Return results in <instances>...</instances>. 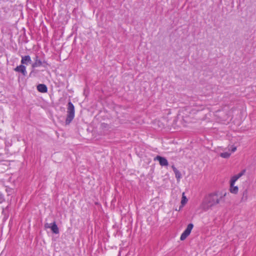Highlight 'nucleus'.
<instances>
[{
	"label": "nucleus",
	"mask_w": 256,
	"mask_h": 256,
	"mask_svg": "<svg viewBox=\"0 0 256 256\" xmlns=\"http://www.w3.org/2000/svg\"><path fill=\"white\" fill-rule=\"evenodd\" d=\"M246 170H242L238 174L233 176L230 179V185L234 184L244 174Z\"/></svg>",
	"instance_id": "8"
},
{
	"label": "nucleus",
	"mask_w": 256,
	"mask_h": 256,
	"mask_svg": "<svg viewBox=\"0 0 256 256\" xmlns=\"http://www.w3.org/2000/svg\"><path fill=\"white\" fill-rule=\"evenodd\" d=\"M4 212V209L3 208V210H2V213Z\"/></svg>",
	"instance_id": "21"
},
{
	"label": "nucleus",
	"mask_w": 256,
	"mask_h": 256,
	"mask_svg": "<svg viewBox=\"0 0 256 256\" xmlns=\"http://www.w3.org/2000/svg\"><path fill=\"white\" fill-rule=\"evenodd\" d=\"M174 172L175 174L176 178L177 180H179L180 178H182V174L180 172L177 170V168L174 166H172Z\"/></svg>",
	"instance_id": "12"
},
{
	"label": "nucleus",
	"mask_w": 256,
	"mask_h": 256,
	"mask_svg": "<svg viewBox=\"0 0 256 256\" xmlns=\"http://www.w3.org/2000/svg\"><path fill=\"white\" fill-rule=\"evenodd\" d=\"M5 200L4 196L2 194H0V204L2 203Z\"/></svg>",
	"instance_id": "17"
},
{
	"label": "nucleus",
	"mask_w": 256,
	"mask_h": 256,
	"mask_svg": "<svg viewBox=\"0 0 256 256\" xmlns=\"http://www.w3.org/2000/svg\"><path fill=\"white\" fill-rule=\"evenodd\" d=\"M52 226L51 224L46 223L44 224L45 228H50V226Z\"/></svg>",
	"instance_id": "19"
},
{
	"label": "nucleus",
	"mask_w": 256,
	"mask_h": 256,
	"mask_svg": "<svg viewBox=\"0 0 256 256\" xmlns=\"http://www.w3.org/2000/svg\"><path fill=\"white\" fill-rule=\"evenodd\" d=\"M236 150V147L235 146H232V152H234Z\"/></svg>",
	"instance_id": "20"
},
{
	"label": "nucleus",
	"mask_w": 256,
	"mask_h": 256,
	"mask_svg": "<svg viewBox=\"0 0 256 256\" xmlns=\"http://www.w3.org/2000/svg\"><path fill=\"white\" fill-rule=\"evenodd\" d=\"M34 62L32 64V68H36L42 66V62L41 60L39 58L38 54H36L34 58Z\"/></svg>",
	"instance_id": "6"
},
{
	"label": "nucleus",
	"mask_w": 256,
	"mask_h": 256,
	"mask_svg": "<svg viewBox=\"0 0 256 256\" xmlns=\"http://www.w3.org/2000/svg\"><path fill=\"white\" fill-rule=\"evenodd\" d=\"M154 160H158L159 162L160 165L162 166H168V160L164 157L157 156Z\"/></svg>",
	"instance_id": "5"
},
{
	"label": "nucleus",
	"mask_w": 256,
	"mask_h": 256,
	"mask_svg": "<svg viewBox=\"0 0 256 256\" xmlns=\"http://www.w3.org/2000/svg\"><path fill=\"white\" fill-rule=\"evenodd\" d=\"M32 62L31 58L30 56H22V60L20 62L22 64L28 65V64H31Z\"/></svg>",
	"instance_id": "9"
},
{
	"label": "nucleus",
	"mask_w": 256,
	"mask_h": 256,
	"mask_svg": "<svg viewBox=\"0 0 256 256\" xmlns=\"http://www.w3.org/2000/svg\"><path fill=\"white\" fill-rule=\"evenodd\" d=\"M14 70L16 72L21 73L23 76H26L27 72L26 70V67L24 64H22L18 66H17L14 68Z\"/></svg>",
	"instance_id": "4"
},
{
	"label": "nucleus",
	"mask_w": 256,
	"mask_h": 256,
	"mask_svg": "<svg viewBox=\"0 0 256 256\" xmlns=\"http://www.w3.org/2000/svg\"><path fill=\"white\" fill-rule=\"evenodd\" d=\"M248 198V190H244L242 192V196L241 198L242 202H246Z\"/></svg>",
	"instance_id": "13"
},
{
	"label": "nucleus",
	"mask_w": 256,
	"mask_h": 256,
	"mask_svg": "<svg viewBox=\"0 0 256 256\" xmlns=\"http://www.w3.org/2000/svg\"><path fill=\"white\" fill-rule=\"evenodd\" d=\"M194 228V224H189L186 229L182 233L180 236V239L181 240H184L190 234L192 229Z\"/></svg>",
	"instance_id": "3"
},
{
	"label": "nucleus",
	"mask_w": 256,
	"mask_h": 256,
	"mask_svg": "<svg viewBox=\"0 0 256 256\" xmlns=\"http://www.w3.org/2000/svg\"><path fill=\"white\" fill-rule=\"evenodd\" d=\"M37 90L39 92L46 93L48 92V88L44 84H38L37 86Z\"/></svg>",
	"instance_id": "10"
},
{
	"label": "nucleus",
	"mask_w": 256,
	"mask_h": 256,
	"mask_svg": "<svg viewBox=\"0 0 256 256\" xmlns=\"http://www.w3.org/2000/svg\"><path fill=\"white\" fill-rule=\"evenodd\" d=\"M187 202H188V199L186 198V196H185L184 193L183 192L182 195V200H181L182 206H180V210L181 209V208H182L186 204Z\"/></svg>",
	"instance_id": "15"
},
{
	"label": "nucleus",
	"mask_w": 256,
	"mask_h": 256,
	"mask_svg": "<svg viewBox=\"0 0 256 256\" xmlns=\"http://www.w3.org/2000/svg\"><path fill=\"white\" fill-rule=\"evenodd\" d=\"M74 106L71 102H69L68 104L67 115L65 123L66 125L69 124L73 120L74 117Z\"/></svg>",
	"instance_id": "2"
},
{
	"label": "nucleus",
	"mask_w": 256,
	"mask_h": 256,
	"mask_svg": "<svg viewBox=\"0 0 256 256\" xmlns=\"http://www.w3.org/2000/svg\"><path fill=\"white\" fill-rule=\"evenodd\" d=\"M226 194V192L222 193L218 191L214 192L208 194L204 197L202 201V208L204 210H208L217 204L224 202V198Z\"/></svg>",
	"instance_id": "1"
},
{
	"label": "nucleus",
	"mask_w": 256,
	"mask_h": 256,
	"mask_svg": "<svg viewBox=\"0 0 256 256\" xmlns=\"http://www.w3.org/2000/svg\"><path fill=\"white\" fill-rule=\"evenodd\" d=\"M50 229L52 232L55 234H58L59 233V229L57 224H56V222H54L52 223Z\"/></svg>",
	"instance_id": "11"
},
{
	"label": "nucleus",
	"mask_w": 256,
	"mask_h": 256,
	"mask_svg": "<svg viewBox=\"0 0 256 256\" xmlns=\"http://www.w3.org/2000/svg\"><path fill=\"white\" fill-rule=\"evenodd\" d=\"M42 66L44 68H46L48 66H49V64L46 61L44 60V61H42Z\"/></svg>",
	"instance_id": "18"
},
{
	"label": "nucleus",
	"mask_w": 256,
	"mask_h": 256,
	"mask_svg": "<svg viewBox=\"0 0 256 256\" xmlns=\"http://www.w3.org/2000/svg\"><path fill=\"white\" fill-rule=\"evenodd\" d=\"M246 170H242L238 174L233 176L230 179V185L234 184L244 174Z\"/></svg>",
	"instance_id": "7"
},
{
	"label": "nucleus",
	"mask_w": 256,
	"mask_h": 256,
	"mask_svg": "<svg viewBox=\"0 0 256 256\" xmlns=\"http://www.w3.org/2000/svg\"><path fill=\"white\" fill-rule=\"evenodd\" d=\"M230 154H231L230 153V152H224L220 153V156L222 158H228L230 156Z\"/></svg>",
	"instance_id": "16"
},
{
	"label": "nucleus",
	"mask_w": 256,
	"mask_h": 256,
	"mask_svg": "<svg viewBox=\"0 0 256 256\" xmlns=\"http://www.w3.org/2000/svg\"><path fill=\"white\" fill-rule=\"evenodd\" d=\"M234 184H230V192L234 194H236L238 192V188L237 186H234Z\"/></svg>",
	"instance_id": "14"
}]
</instances>
